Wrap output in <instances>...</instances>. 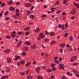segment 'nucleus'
I'll use <instances>...</instances> for the list:
<instances>
[{"instance_id":"31","label":"nucleus","mask_w":79,"mask_h":79,"mask_svg":"<svg viewBox=\"0 0 79 79\" xmlns=\"http://www.w3.org/2000/svg\"><path fill=\"white\" fill-rule=\"evenodd\" d=\"M11 37H12V38H15V37H16V35H15V34H12V35H11Z\"/></svg>"},{"instance_id":"49","label":"nucleus","mask_w":79,"mask_h":79,"mask_svg":"<svg viewBox=\"0 0 79 79\" xmlns=\"http://www.w3.org/2000/svg\"><path fill=\"white\" fill-rule=\"evenodd\" d=\"M8 11H7L4 14L5 16H6V15H8Z\"/></svg>"},{"instance_id":"55","label":"nucleus","mask_w":79,"mask_h":79,"mask_svg":"<svg viewBox=\"0 0 79 79\" xmlns=\"http://www.w3.org/2000/svg\"><path fill=\"white\" fill-rule=\"evenodd\" d=\"M67 3V0H65L64 1V4H66Z\"/></svg>"},{"instance_id":"52","label":"nucleus","mask_w":79,"mask_h":79,"mask_svg":"<svg viewBox=\"0 0 79 79\" xmlns=\"http://www.w3.org/2000/svg\"><path fill=\"white\" fill-rule=\"evenodd\" d=\"M18 35H21L22 34V32L21 31H19L18 32Z\"/></svg>"},{"instance_id":"60","label":"nucleus","mask_w":79,"mask_h":79,"mask_svg":"<svg viewBox=\"0 0 79 79\" xmlns=\"http://www.w3.org/2000/svg\"><path fill=\"white\" fill-rule=\"evenodd\" d=\"M74 18H75L74 16H73L71 17V19L72 20H73V19H74Z\"/></svg>"},{"instance_id":"18","label":"nucleus","mask_w":79,"mask_h":79,"mask_svg":"<svg viewBox=\"0 0 79 79\" xmlns=\"http://www.w3.org/2000/svg\"><path fill=\"white\" fill-rule=\"evenodd\" d=\"M37 78L38 79H43V77L39 75L38 76Z\"/></svg>"},{"instance_id":"15","label":"nucleus","mask_w":79,"mask_h":79,"mask_svg":"<svg viewBox=\"0 0 79 79\" xmlns=\"http://www.w3.org/2000/svg\"><path fill=\"white\" fill-rule=\"evenodd\" d=\"M25 44H26V45H31V43L30 42L27 41H26L25 42Z\"/></svg>"},{"instance_id":"17","label":"nucleus","mask_w":79,"mask_h":79,"mask_svg":"<svg viewBox=\"0 0 79 79\" xmlns=\"http://www.w3.org/2000/svg\"><path fill=\"white\" fill-rule=\"evenodd\" d=\"M54 62L56 64H58L60 63V61L58 60H55Z\"/></svg>"},{"instance_id":"47","label":"nucleus","mask_w":79,"mask_h":79,"mask_svg":"<svg viewBox=\"0 0 79 79\" xmlns=\"http://www.w3.org/2000/svg\"><path fill=\"white\" fill-rule=\"evenodd\" d=\"M61 8V7L60 5H59L57 6V8L58 9H60Z\"/></svg>"},{"instance_id":"41","label":"nucleus","mask_w":79,"mask_h":79,"mask_svg":"<svg viewBox=\"0 0 79 79\" xmlns=\"http://www.w3.org/2000/svg\"><path fill=\"white\" fill-rule=\"evenodd\" d=\"M78 64H78V63H74L73 64V66H77V65H78Z\"/></svg>"},{"instance_id":"3","label":"nucleus","mask_w":79,"mask_h":79,"mask_svg":"<svg viewBox=\"0 0 79 79\" xmlns=\"http://www.w3.org/2000/svg\"><path fill=\"white\" fill-rule=\"evenodd\" d=\"M23 50L24 52H27L29 50V48L27 46H25L23 48Z\"/></svg>"},{"instance_id":"44","label":"nucleus","mask_w":79,"mask_h":79,"mask_svg":"<svg viewBox=\"0 0 79 79\" xmlns=\"http://www.w3.org/2000/svg\"><path fill=\"white\" fill-rule=\"evenodd\" d=\"M62 15L63 16H64V15H66V13L65 12H63L62 13Z\"/></svg>"},{"instance_id":"43","label":"nucleus","mask_w":79,"mask_h":79,"mask_svg":"<svg viewBox=\"0 0 79 79\" xmlns=\"http://www.w3.org/2000/svg\"><path fill=\"white\" fill-rule=\"evenodd\" d=\"M15 15L17 16H18V17H19V13H15Z\"/></svg>"},{"instance_id":"22","label":"nucleus","mask_w":79,"mask_h":79,"mask_svg":"<svg viewBox=\"0 0 79 79\" xmlns=\"http://www.w3.org/2000/svg\"><path fill=\"white\" fill-rule=\"evenodd\" d=\"M26 12L27 13H26V15H30V14H31V12L29 10H27L26 11Z\"/></svg>"},{"instance_id":"12","label":"nucleus","mask_w":79,"mask_h":79,"mask_svg":"<svg viewBox=\"0 0 79 79\" xmlns=\"http://www.w3.org/2000/svg\"><path fill=\"white\" fill-rule=\"evenodd\" d=\"M59 66L60 67L59 68L60 70H61V66H64V64H59Z\"/></svg>"},{"instance_id":"10","label":"nucleus","mask_w":79,"mask_h":79,"mask_svg":"<svg viewBox=\"0 0 79 79\" xmlns=\"http://www.w3.org/2000/svg\"><path fill=\"white\" fill-rule=\"evenodd\" d=\"M65 46V44H64V43H62L60 45V47H61V48H64Z\"/></svg>"},{"instance_id":"61","label":"nucleus","mask_w":79,"mask_h":79,"mask_svg":"<svg viewBox=\"0 0 79 79\" xmlns=\"http://www.w3.org/2000/svg\"><path fill=\"white\" fill-rule=\"evenodd\" d=\"M66 47L67 48H68V47H70L71 46H70L69 45V44H67L66 45Z\"/></svg>"},{"instance_id":"57","label":"nucleus","mask_w":79,"mask_h":79,"mask_svg":"<svg viewBox=\"0 0 79 79\" xmlns=\"http://www.w3.org/2000/svg\"><path fill=\"white\" fill-rule=\"evenodd\" d=\"M75 75L76 76V77H79V74L78 73H77Z\"/></svg>"},{"instance_id":"13","label":"nucleus","mask_w":79,"mask_h":79,"mask_svg":"<svg viewBox=\"0 0 79 79\" xmlns=\"http://www.w3.org/2000/svg\"><path fill=\"white\" fill-rule=\"evenodd\" d=\"M40 29V28L39 27H37L36 28V29L34 31V32H39L40 31V30H39Z\"/></svg>"},{"instance_id":"63","label":"nucleus","mask_w":79,"mask_h":79,"mask_svg":"<svg viewBox=\"0 0 79 79\" xmlns=\"http://www.w3.org/2000/svg\"><path fill=\"white\" fill-rule=\"evenodd\" d=\"M68 27V23H66L65 25V27H66V28H67V27Z\"/></svg>"},{"instance_id":"25","label":"nucleus","mask_w":79,"mask_h":79,"mask_svg":"<svg viewBox=\"0 0 79 79\" xmlns=\"http://www.w3.org/2000/svg\"><path fill=\"white\" fill-rule=\"evenodd\" d=\"M6 38L7 39H10L11 38V37L10 36L7 35L6 36Z\"/></svg>"},{"instance_id":"29","label":"nucleus","mask_w":79,"mask_h":79,"mask_svg":"<svg viewBox=\"0 0 79 79\" xmlns=\"http://www.w3.org/2000/svg\"><path fill=\"white\" fill-rule=\"evenodd\" d=\"M34 15H31L30 16V18H31V19H33L34 18Z\"/></svg>"},{"instance_id":"64","label":"nucleus","mask_w":79,"mask_h":79,"mask_svg":"<svg viewBox=\"0 0 79 79\" xmlns=\"http://www.w3.org/2000/svg\"><path fill=\"white\" fill-rule=\"evenodd\" d=\"M12 34H15V35L16 34V31H13Z\"/></svg>"},{"instance_id":"51","label":"nucleus","mask_w":79,"mask_h":79,"mask_svg":"<svg viewBox=\"0 0 79 79\" xmlns=\"http://www.w3.org/2000/svg\"><path fill=\"white\" fill-rule=\"evenodd\" d=\"M59 61H60V62H61L62 60V58H61V57H59Z\"/></svg>"},{"instance_id":"16","label":"nucleus","mask_w":79,"mask_h":79,"mask_svg":"<svg viewBox=\"0 0 79 79\" xmlns=\"http://www.w3.org/2000/svg\"><path fill=\"white\" fill-rule=\"evenodd\" d=\"M29 29H30V27H27L24 28V31H27V30H29Z\"/></svg>"},{"instance_id":"21","label":"nucleus","mask_w":79,"mask_h":79,"mask_svg":"<svg viewBox=\"0 0 79 79\" xmlns=\"http://www.w3.org/2000/svg\"><path fill=\"white\" fill-rule=\"evenodd\" d=\"M35 44H34V45L31 46V48L32 49H34V48H35Z\"/></svg>"},{"instance_id":"11","label":"nucleus","mask_w":79,"mask_h":79,"mask_svg":"<svg viewBox=\"0 0 79 79\" xmlns=\"http://www.w3.org/2000/svg\"><path fill=\"white\" fill-rule=\"evenodd\" d=\"M39 70H40V67H38L36 68L35 69V71L36 73H39Z\"/></svg>"},{"instance_id":"45","label":"nucleus","mask_w":79,"mask_h":79,"mask_svg":"<svg viewBox=\"0 0 79 79\" xmlns=\"http://www.w3.org/2000/svg\"><path fill=\"white\" fill-rule=\"evenodd\" d=\"M45 34L46 35H49V32H48L47 31H45Z\"/></svg>"},{"instance_id":"39","label":"nucleus","mask_w":79,"mask_h":79,"mask_svg":"<svg viewBox=\"0 0 79 79\" xmlns=\"http://www.w3.org/2000/svg\"><path fill=\"white\" fill-rule=\"evenodd\" d=\"M21 64H24L25 63V61L24 60H22L21 62Z\"/></svg>"},{"instance_id":"50","label":"nucleus","mask_w":79,"mask_h":79,"mask_svg":"<svg viewBox=\"0 0 79 79\" xmlns=\"http://www.w3.org/2000/svg\"><path fill=\"white\" fill-rule=\"evenodd\" d=\"M12 17L13 18L15 19V18H17V17H16V16L15 15H12Z\"/></svg>"},{"instance_id":"34","label":"nucleus","mask_w":79,"mask_h":79,"mask_svg":"<svg viewBox=\"0 0 79 79\" xmlns=\"http://www.w3.org/2000/svg\"><path fill=\"white\" fill-rule=\"evenodd\" d=\"M50 35H51L52 36H53L54 35H55V33H54L53 32H51L50 34Z\"/></svg>"},{"instance_id":"58","label":"nucleus","mask_w":79,"mask_h":79,"mask_svg":"<svg viewBox=\"0 0 79 79\" xmlns=\"http://www.w3.org/2000/svg\"><path fill=\"white\" fill-rule=\"evenodd\" d=\"M45 56H46V57H48V53H46L45 54Z\"/></svg>"},{"instance_id":"14","label":"nucleus","mask_w":79,"mask_h":79,"mask_svg":"<svg viewBox=\"0 0 79 79\" xmlns=\"http://www.w3.org/2000/svg\"><path fill=\"white\" fill-rule=\"evenodd\" d=\"M7 61L8 63H11V59L10 58H7Z\"/></svg>"},{"instance_id":"20","label":"nucleus","mask_w":79,"mask_h":79,"mask_svg":"<svg viewBox=\"0 0 79 79\" xmlns=\"http://www.w3.org/2000/svg\"><path fill=\"white\" fill-rule=\"evenodd\" d=\"M27 79H32V76L28 75L27 76Z\"/></svg>"},{"instance_id":"54","label":"nucleus","mask_w":79,"mask_h":79,"mask_svg":"<svg viewBox=\"0 0 79 79\" xmlns=\"http://www.w3.org/2000/svg\"><path fill=\"white\" fill-rule=\"evenodd\" d=\"M25 35H29V32L27 31L25 32Z\"/></svg>"},{"instance_id":"42","label":"nucleus","mask_w":79,"mask_h":79,"mask_svg":"<svg viewBox=\"0 0 79 79\" xmlns=\"http://www.w3.org/2000/svg\"><path fill=\"white\" fill-rule=\"evenodd\" d=\"M60 13H61V11H60V10H58L57 11L56 14H60Z\"/></svg>"},{"instance_id":"8","label":"nucleus","mask_w":79,"mask_h":79,"mask_svg":"<svg viewBox=\"0 0 79 79\" xmlns=\"http://www.w3.org/2000/svg\"><path fill=\"white\" fill-rule=\"evenodd\" d=\"M40 37H41V38H44L45 35H44V34L42 33H40V35H39Z\"/></svg>"},{"instance_id":"59","label":"nucleus","mask_w":79,"mask_h":79,"mask_svg":"<svg viewBox=\"0 0 79 79\" xmlns=\"http://www.w3.org/2000/svg\"><path fill=\"white\" fill-rule=\"evenodd\" d=\"M10 19V18L9 17H8L7 18H6L5 19H6V21H7L8 20H9V19Z\"/></svg>"},{"instance_id":"19","label":"nucleus","mask_w":79,"mask_h":79,"mask_svg":"<svg viewBox=\"0 0 79 79\" xmlns=\"http://www.w3.org/2000/svg\"><path fill=\"white\" fill-rule=\"evenodd\" d=\"M55 43H56V41H55V40H53L51 42V45H54V44H55Z\"/></svg>"},{"instance_id":"9","label":"nucleus","mask_w":79,"mask_h":79,"mask_svg":"<svg viewBox=\"0 0 79 79\" xmlns=\"http://www.w3.org/2000/svg\"><path fill=\"white\" fill-rule=\"evenodd\" d=\"M22 44V41H19L17 45V47H19V46Z\"/></svg>"},{"instance_id":"26","label":"nucleus","mask_w":79,"mask_h":79,"mask_svg":"<svg viewBox=\"0 0 79 79\" xmlns=\"http://www.w3.org/2000/svg\"><path fill=\"white\" fill-rule=\"evenodd\" d=\"M55 65H56V64L53 63H52L51 64V67H55Z\"/></svg>"},{"instance_id":"23","label":"nucleus","mask_w":79,"mask_h":79,"mask_svg":"<svg viewBox=\"0 0 79 79\" xmlns=\"http://www.w3.org/2000/svg\"><path fill=\"white\" fill-rule=\"evenodd\" d=\"M47 71L48 72V73H51V72H52V69H47Z\"/></svg>"},{"instance_id":"7","label":"nucleus","mask_w":79,"mask_h":79,"mask_svg":"<svg viewBox=\"0 0 79 79\" xmlns=\"http://www.w3.org/2000/svg\"><path fill=\"white\" fill-rule=\"evenodd\" d=\"M15 10V7H14L13 8V7H12L9 8V10H10V11H14Z\"/></svg>"},{"instance_id":"2","label":"nucleus","mask_w":79,"mask_h":79,"mask_svg":"<svg viewBox=\"0 0 79 79\" xmlns=\"http://www.w3.org/2000/svg\"><path fill=\"white\" fill-rule=\"evenodd\" d=\"M77 57L76 56H74L72 57L71 59V61H73L74 60H77Z\"/></svg>"},{"instance_id":"38","label":"nucleus","mask_w":79,"mask_h":79,"mask_svg":"<svg viewBox=\"0 0 79 79\" xmlns=\"http://www.w3.org/2000/svg\"><path fill=\"white\" fill-rule=\"evenodd\" d=\"M5 6V4L4 3H3L1 5V7H4V6Z\"/></svg>"},{"instance_id":"53","label":"nucleus","mask_w":79,"mask_h":79,"mask_svg":"<svg viewBox=\"0 0 79 79\" xmlns=\"http://www.w3.org/2000/svg\"><path fill=\"white\" fill-rule=\"evenodd\" d=\"M3 12L2 11L1 13H0V17H2V15H3Z\"/></svg>"},{"instance_id":"24","label":"nucleus","mask_w":79,"mask_h":79,"mask_svg":"<svg viewBox=\"0 0 79 79\" xmlns=\"http://www.w3.org/2000/svg\"><path fill=\"white\" fill-rule=\"evenodd\" d=\"M74 6H77V8H79V4H76V3L74 2Z\"/></svg>"},{"instance_id":"30","label":"nucleus","mask_w":79,"mask_h":79,"mask_svg":"<svg viewBox=\"0 0 79 79\" xmlns=\"http://www.w3.org/2000/svg\"><path fill=\"white\" fill-rule=\"evenodd\" d=\"M2 77H4V78L5 79H7V78H8V76L7 75H5V76H3Z\"/></svg>"},{"instance_id":"32","label":"nucleus","mask_w":79,"mask_h":79,"mask_svg":"<svg viewBox=\"0 0 79 79\" xmlns=\"http://www.w3.org/2000/svg\"><path fill=\"white\" fill-rule=\"evenodd\" d=\"M30 64H31V63L29 62L26 64V66H27H27H28L29 65H30Z\"/></svg>"},{"instance_id":"48","label":"nucleus","mask_w":79,"mask_h":79,"mask_svg":"<svg viewBox=\"0 0 79 79\" xmlns=\"http://www.w3.org/2000/svg\"><path fill=\"white\" fill-rule=\"evenodd\" d=\"M21 63H20L19 62H18L17 64V66H21Z\"/></svg>"},{"instance_id":"46","label":"nucleus","mask_w":79,"mask_h":79,"mask_svg":"<svg viewBox=\"0 0 79 79\" xmlns=\"http://www.w3.org/2000/svg\"><path fill=\"white\" fill-rule=\"evenodd\" d=\"M24 74H25L24 72H21L20 73V75H21V76H24Z\"/></svg>"},{"instance_id":"37","label":"nucleus","mask_w":79,"mask_h":79,"mask_svg":"<svg viewBox=\"0 0 79 79\" xmlns=\"http://www.w3.org/2000/svg\"><path fill=\"white\" fill-rule=\"evenodd\" d=\"M69 34H68V33H66L64 35V37H68V36Z\"/></svg>"},{"instance_id":"33","label":"nucleus","mask_w":79,"mask_h":79,"mask_svg":"<svg viewBox=\"0 0 79 79\" xmlns=\"http://www.w3.org/2000/svg\"><path fill=\"white\" fill-rule=\"evenodd\" d=\"M61 79H68L65 76H62L61 77Z\"/></svg>"},{"instance_id":"1","label":"nucleus","mask_w":79,"mask_h":79,"mask_svg":"<svg viewBox=\"0 0 79 79\" xmlns=\"http://www.w3.org/2000/svg\"><path fill=\"white\" fill-rule=\"evenodd\" d=\"M76 10L75 8H73V10H72L71 12V14L72 15H74L76 14Z\"/></svg>"},{"instance_id":"27","label":"nucleus","mask_w":79,"mask_h":79,"mask_svg":"<svg viewBox=\"0 0 79 79\" xmlns=\"http://www.w3.org/2000/svg\"><path fill=\"white\" fill-rule=\"evenodd\" d=\"M12 3L13 2L11 1H10L8 2V5H11L12 4Z\"/></svg>"},{"instance_id":"6","label":"nucleus","mask_w":79,"mask_h":79,"mask_svg":"<svg viewBox=\"0 0 79 79\" xmlns=\"http://www.w3.org/2000/svg\"><path fill=\"white\" fill-rule=\"evenodd\" d=\"M31 6V4H29L28 3H27L25 4V6L26 8H28V7H30Z\"/></svg>"},{"instance_id":"56","label":"nucleus","mask_w":79,"mask_h":79,"mask_svg":"<svg viewBox=\"0 0 79 79\" xmlns=\"http://www.w3.org/2000/svg\"><path fill=\"white\" fill-rule=\"evenodd\" d=\"M58 27L59 29H60V28L61 27V24H60L59 25Z\"/></svg>"},{"instance_id":"40","label":"nucleus","mask_w":79,"mask_h":79,"mask_svg":"<svg viewBox=\"0 0 79 79\" xmlns=\"http://www.w3.org/2000/svg\"><path fill=\"white\" fill-rule=\"evenodd\" d=\"M22 55L23 56H24V55H26V53L25 52H23L22 53Z\"/></svg>"},{"instance_id":"5","label":"nucleus","mask_w":79,"mask_h":79,"mask_svg":"<svg viewBox=\"0 0 79 79\" xmlns=\"http://www.w3.org/2000/svg\"><path fill=\"white\" fill-rule=\"evenodd\" d=\"M11 50L10 49H8L4 51V52L5 53H9L10 52Z\"/></svg>"},{"instance_id":"36","label":"nucleus","mask_w":79,"mask_h":79,"mask_svg":"<svg viewBox=\"0 0 79 79\" xmlns=\"http://www.w3.org/2000/svg\"><path fill=\"white\" fill-rule=\"evenodd\" d=\"M69 39L70 41H73V37L72 36H70Z\"/></svg>"},{"instance_id":"35","label":"nucleus","mask_w":79,"mask_h":79,"mask_svg":"<svg viewBox=\"0 0 79 79\" xmlns=\"http://www.w3.org/2000/svg\"><path fill=\"white\" fill-rule=\"evenodd\" d=\"M49 40V39H46L44 40V42H48Z\"/></svg>"},{"instance_id":"62","label":"nucleus","mask_w":79,"mask_h":79,"mask_svg":"<svg viewBox=\"0 0 79 79\" xmlns=\"http://www.w3.org/2000/svg\"><path fill=\"white\" fill-rule=\"evenodd\" d=\"M47 17V15H43L42 16V18H45V17Z\"/></svg>"},{"instance_id":"28","label":"nucleus","mask_w":79,"mask_h":79,"mask_svg":"<svg viewBox=\"0 0 79 79\" xmlns=\"http://www.w3.org/2000/svg\"><path fill=\"white\" fill-rule=\"evenodd\" d=\"M72 71L74 73H77V70L76 69H73Z\"/></svg>"},{"instance_id":"4","label":"nucleus","mask_w":79,"mask_h":79,"mask_svg":"<svg viewBox=\"0 0 79 79\" xmlns=\"http://www.w3.org/2000/svg\"><path fill=\"white\" fill-rule=\"evenodd\" d=\"M15 61L18 60H19L21 58L20 56H15Z\"/></svg>"}]
</instances>
